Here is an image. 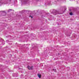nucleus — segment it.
I'll return each mask as SVG.
<instances>
[{"label": "nucleus", "mask_w": 79, "mask_h": 79, "mask_svg": "<svg viewBox=\"0 0 79 79\" xmlns=\"http://www.w3.org/2000/svg\"><path fill=\"white\" fill-rule=\"evenodd\" d=\"M27 68L28 69H33V66H32L31 67L28 66Z\"/></svg>", "instance_id": "nucleus-1"}, {"label": "nucleus", "mask_w": 79, "mask_h": 79, "mask_svg": "<svg viewBox=\"0 0 79 79\" xmlns=\"http://www.w3.org/2000/svg\"><path fill=\"white\" fill-rule=\"evenodd\" d=\"M38 76L39 77V78H41V75L40 74H38Z\"/></svg>", "instance_id": "nucleus-2"}, {"label": "nucleus", "mask_w": 79, "mask_h": 79, "mask_svg": "<svg viewBox=\"0 0 79 79\" xmlns=\"http://www.w3.org/2000/svg\"><path fill=\"white\" fill-rule=\"evenodd\" d=\"M70 15H73V13L71 12L70 13Z\"/></svg>", "instance_id": "nucleus-3"}, {"label": "nucleus", "mask_w": 79, "mask_h": 79, "mask_svg": "<svg viewBox=\"0 0 79 79\" xmlns=\"http://www.w3.org/2000/svg\"><path fill=\"white\" fill-rule=\"evenodd\" d=\"M33 17L32 16H31V18H32Z\"/></svg>", "instance_id": "nucleus-4"}]
</instances>
